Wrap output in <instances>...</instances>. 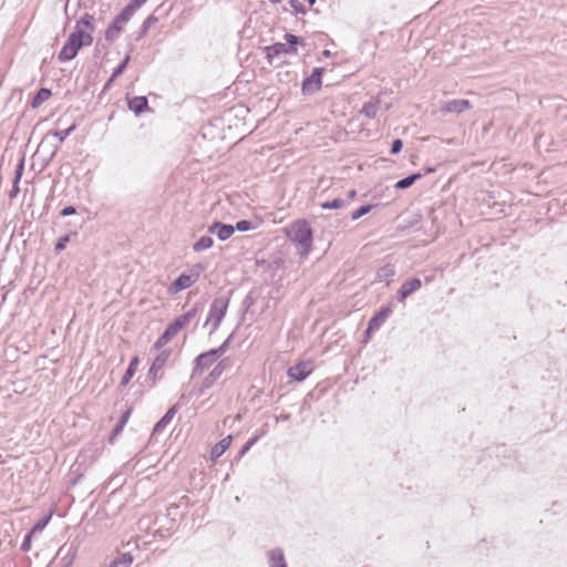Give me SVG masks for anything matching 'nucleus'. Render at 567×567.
I'll return each mask as SVG.
<instances>
[{
  "label": "nucleus",
  "mask_w": 567,
  "mask_h": 567,
  "mask_svg": "<svg viewBox=\"0 0 567 567\" xmlns=\"http://www.w3.org/2000/svg\"><path fill=\"white\" fill-rule=\"evenodd\" d=\"M94 16L85 13L76 22L74 31L69 35L66 42L59 52V60L68 62L73 60L81 48L89 47L93 42Z\"/></svg>",
  "instance_id": "nucleus-1"
},
{
  "label": "nucleus",
  "mask_w": 567,
  "mask_h": 567,
  "mask_svg": "<svg viewBox=\"0 0 567 567\" xmlns=\"http://www.w3.org/2000/svg\"><path fill=\"white\" fill-rule=\"evenodd\" d=\"M284 233L292 243L302 246L305 254L309 252L312 245V230L306 219L292 221Z\"/></svg>",
  "instance_id": "nucleus-2"
},
{
  "label": "nucleus",
  "mask_w": 567,
  "mask_h": 567,
  "mask_svg": "<svg viewBox=\"0 0 567 567\" xmlns=\"http://www.w3.org/2000/svg\"><path fill=\"white\" fill-rule=\"evenodd\" d=\"M195 316L194 311H189L183 316L177 317L172 323L167 326L163 334L156 340L154 347L162 349L166 346L183 328H185L192 318Z\"/></svg>",
  "instance_id": "nucleus-3"
},
{
  "label": "nucleus",
  "mask_w": 567,
  "mask_h": 567,
  "mask_svg": "<svg viewBox=\"0 0 567 567\" xmlns=\"http://www.w3.org/2000/svg\"><path fill=\"white\" fill-rule=\"evenodd\" d=\"M286 40L290 44L289 47L285 43H275L265 48L266 56L269 61H272L276 56L281 54L296 53L297 49L295 45L298 43V38L293 34H286Z\"/></svg>",
  "instance_id": "nucleus-4"
},
{
  "label": "nucleus",
  "mask_w": 567,
  "mask_h": 567,
  "mask_svg": "<svg viewBox=\"0 0 567 567\" xmlns=\"http://www.w3.org/2000/svg\"><path fill=\"white\" fill-rule=\"evenodd\" d=\"M313 368L315 365L312 361H300L293 367H290L287 371V374L292 380L301 382L312 373Z\"/></svg>",
  "instance_id": "nucleus-5"
},
{
  "label": "nucleus",
  "mask_w": 567,
  "mask_h": 567,
  "mask_svg": "<svg viewBox=\"0 0 567 567\" xmlns=\"http://www.w3.org/2000/svg\"><path fill=\"white\" fill-rule=\"evenodd\" d=\"M227 308L228 300L224 298L215 299L209 309L208 321H212L215 327L219 326L226 315Z\"/></svg>",
  "instance_id": "nucleus-6"
},
{
  "label": "nucleus",
  "mask_w": 567,
  "mask_h": 567,
  "mask_svg": "<svg viewBox=\"0 0 567 567\" xmlns=\"http://www.w3.org/2000/svg\"><path fill=\"white\" fill-rule=\"evenodd\" d=\"M322 68H316L312 74L302 82V92L310 94L318 92L322 86Z\"/></svg>",
  "instance_id": "nucleus-7"
},
{
  "label": "nucleus",
  "mask_w": 567,
  "mask_h": 567,
  "mask_svg": "<svg viewBox=\"0 0 567 567\" xmlns=\"http://www.w3.org/2000/svg\"><path fill=\"white\" fill-rule=\"evenodd\" d=\"M392 309L390 306L382 308L375 316H373L369 322L368 329L365 331L369 337L373 331L378 330L386 318L390 316Z\"/></svg>",
  "instance_id": "nucleus-8"
},
{
  "label": "nucleus",
  "mask_w": 567,
  "mask_h": 567,
  "mask_svg": "<svg viewBox=\"0 0 567 567\" xmlns=\"http://www.w3.org/2000/svg\"><path fill=\"white\" fill-rule=\"evenodd\" d=\"M472 107V104L468 100H452L445 102L441 106V111L443 113H462Z\"/></svg>",
  "instance_id": "nucleus-9"
},
{
  "label": "nucleus",
  "mask_w": 567,
  "mask_h": 567,
  "mask_svg": "<svg viewBox=\"0 0 567 567\" xmlns=\"http://www.w3.org/2000/svg\"><path fill=\"white\" fill-rule=\"evenodd\" d=\"M208 230L216 234L220 240H226L234 235L235 227L221 223H214Z\"/></svg>",
  "instance_id": "nucleus-10"
},
{
  "label": "nucleus",
  "mask_w": 567,
  "mask_h": 567,
  "mask_svg": "<svg viewBox=\"0 0 567 567\" xmlns=\"http://www.w3.org/2000/svg\"><path fill=\"white\" fill-rule=\"evenodd\" d=\"M197 280V276L182 274L171 286L169 291L176 293L181 290L189 288Z\"/></svg>",
  "instance_id": "nucleus-11"
},
{
  "label": "nucleus",
  "mask_w": 567,
  "mask_h": 567,
  "mask_svg": "<svg viewBox=\"0 0 567 567\" xmlns=\"http://www.w3.org/2000/svg\"><path fill=\"white\" fill-rule=\"evenodd\" d=\"M233 442V435H227L218 443H216L210 450V460L216 461L219 458L230 446Z\"/></svg>",
  "instance_id": "nucleus-12"
},
{
  "label": "nucleus",
  "mask_w": 567,
  "mask_h": 567,
  "mask_svg": "<svg viewBox=\"0 0 567 567\" xmlns=\"http://www.w3.org/2000/svg\"><path fill=\"white\" fill-rule=\"evenodd\" d=\"M421 288V280L417 278H413L411 280H408L404 282L400 290H399V298L401 301H404V299L413 293L414 291L419 290Z\"/></svg>",
  "instance_id": "nucleus-13"
},
{
  "label": "nucleus",
  "mask_w": 567,
  "mask_h": 567,
  "mask_svg": "<svg viewBox=\"0 0 567 567\" xmlns=\"http://www.w3.org/2000/svg\"><path fill=\"white\" fill-rule=\"evenodd\" d=\"M148 106L147 99L145 96H134L128 100V107L135 114H141Z\"/></svg>",
  "instance_id": "nucleus-14"
},
{
  "label": "nucleus",
  "mask_w": 567,
  "mask_h": 567,
  "mask_svg": "<svg viewBox=\"0 0 567 567\" xmlns=\"http://www.w3.org/2000/svg\"><path fill=\"white\" fill-rule=\"evenodd\" d=\"M124 23L120 22V20L115 17L112 23L109 25V28L105 31V38L106 40H114L116 39L120 33L122 32L124 28Z\"/></svg>",
  "instance_id": "nucleus-15"
},
{
  "label": "nucleus",
  "mask_w": 567,
  "mask_h": 567,
  "mask_svg": "<svg viewBox=\"0 0 567 567\" xmlns=\"http://www.w3.org/2000/svg\"><path fill=\"white\" fill-rule=\"evenodd\" d=\"M218 352L219 350H212L209 352L202 353L200 355H198L197 367L204 369L210 365L216 360Z\"/></svg>",
  "instance_id": "nucleus-16"
},
{
  "label": "nucleus",
  "mask_w": 567,
  "mask_h": 567,
  "mask_svg": "<svg viewBox=\"0 0 567 567\" xmlns=\"http://www.w3.org/2000/svg\"><path fill=\"white\" fill-rule=\"evenodd\" d=\"M140 363V359L138 357H134L130 364H128V368L126 370V372L124 373L122 380H121V385L125 386L130 383V381L132 380L133 375L135 374V371L137 369V365Z\"/></svg>",
  "instance_id": "nucleus-17"
},
{
  "label": "nucleus",
  "mask_w": 567,
  "mask_h": 567,
  "mask_svg": "<svg viewBox=\"0 0 567 567\" xmlns=\"http://www.w3.org/2000/svg\"><path fill=\"white\" fill-rule=\"evenodd\" d=\"M52 93L49 89H41L37 93V95L33 97L31 102V106L33 109H38L42 103L48 101L51 97Z\"/></svg>",
  "instance_id": "nucleus-18"
},
{
  "label": "nucleus",
  "mask_w": 567,
  "mask_h": 567,
  "mask_svg": "<svg viewBox=\"0 0 567 567\" xmlns=\"http://www.w3.org/2000/svg\"><path fill=\"white\" fill-rule=\"evenodd\" d=\"M168 357H169V352L168 351H163L162 353H159L153 361L152 363V367H151V372L155 373L159 370H162L164 368V365L166 364L167 360H168Z\"/></svg>",
  "instance_id": "nucleus-19"
},
{
  "label": "nucleus",
  "mask_w": 567,
  "mask_h": 567,
  "mask_svg": "<svg viewBox=\"0 0 567 567\" xmlns=\"http://www.w3.org/2000/svg\"><path fill=\"white\" fill-rule=\"evenodd\" d=\"M395 275V268L393 265H385L381 267L377 272V280L384 281L392 278Z\"/></svg>",
  "instance_id": "nucleus-20"
},
{
  "label": "nucleus",
  "mask_w": 567,
  "mask_h": 567,
  "mask_svg": "<svg viewBox=\"0 0 567 567\" xmlns=\"http://www.w3.org/2000/svg\"><path fill=\"white\" fill-rule=\"evenodd\" d=\"M133 563V556L130 553L121 554L109 567H130Z\"/></svg>",
  "instance_id": "nucleus-21"
},
{
  "label": "nucleus",
  "mask_w": 567,
  "mask_h": 567,
  "mask_svg": "<svg viewBox=\"0 0 567 567\" xmlns=\"http://www.w3.org/2000/svg\"><path fill=\"white\" fill-rule=\"evenodd\" d=\"M214 240L208 236L200 237L193 246L195 251H203L213 247Z\"/></svg>",
  "instance_id": "nucleus-22"
},
{
  "label": "nucleus",
  "mask_w": 567,
  "mask_h": 567,
  "mask_svg": "<svg viewBox=\"0 0 567 567\" xmlns=\"http://www.w3.org/2000/svg\"><path fill=\"white\" fill-rule=\"evenodd\" d=\"M176 406H172L166 413L165 415L156 423L155 425V431H158V429H163L165 427L168 423H171V421L173 420V417L175 416L176 414Z\"/></svg>",
  "instance_id": "nucleus-23"
},
{
  "label": "nucleus",
  "mask_w": 567,
  "mask_h": 567,
  "mask_svg": "<svg viewBox=\"0 0 567 567\" xmlns=\"http://www.w3.org/2000/svg\"><path fill=\"white\" fill-rule=\"evenodd\" d=\"M52 515H53V512L51 511L44 518L38 520L35 523V525L32 527V529L30 530L31 535L42 532L45 528V526L49 524V522L51 520Z\"/></svg>",
  "instance_id": "nucleus-24"
},
{
  "label": "nucleus",
  "mask_w": 567,
  "mask_h": 567,
  "mask_svg": "<svg viewBox=\"0 0 567 567\" xmlns=\"http://www.w3.org/2000/svg\"><path fill=\"white\" fill-rule=\"evenodd\" d=\"M421 177V174H413L408 176L395 184V188L403 189L410 187L416 179Z\"/></svg>",
  "instance_id": "nucleus-25"
},
{
  "label": "nucleus",
  "mask_w": 567,
  "mask_h": 567,
  "mask_svg": "<svg viewBox=\"0 0 567 567\" xmlns=\"http://www.w3.org/2000/svg\"><path fill=\"white\" fill-rule=\"evenodd\" d=\"M133 14V7L132 6H127L126 8H124L117 16L116 18L120 20V22L126 24L127 21L131 19Z\"/></svg>",
  "instance_id": "nucleus-26"
},
{
  "label": "nucleus",
  "mask_w": 567,
  "mask_h": 567,
  "mask_svg": "<svg viewBox=\"0 0 567 567\" xmlns=\"http://www.w3.org/2000/svg\"><path fill=\"white\" fill-rule=\"evenodd\" d=\"M344 206V202L342 199H333L331 202H324L321 204L323 209H338Z\"/></svg>",
  "instance_id": "nucleus-27"
},
{
  "label": "nucleus",
  "mask_w": 567,
  "mask_h": 567,
  "mask_svg": "<svg viewBox=\"0 0 567 567\" xmlns=\"http://www.w3.org/2000/svg\"><path fill=\"white\" fill-rule=\"evenodd\" d=\"M372 209V206L371 205H364V206H361L359 207L358 209H355L352 215H351V218L353 220H357L359 219L360 217H362L363 215L368 214L370 210Z\"/></svg>",
  "instance_id": "nucleus-28"
},
{
  "label": "nucleus",
  "mask_w": 567,
  "mask_h": 567,
  "mask_svg": "<svg viewBox=\"0 0 567 567\" xmlns=\"http://www.w3.org/2000/svg\"><path fill=\"white\" fill-rule=\"evenodd\" d=\"M234 227H235V230L247 231V230L256 228L257 226L252 225V223L249 220H239L236 224V226H234Z\"/></svg>",
  "instance_id": "nucleus-29"
},
{
  "label": "nucleus",
  "mask_w": 567,
  "mask_h": 567,
  "mask_svg": "<svg viewBox=\"0 0 567 567\" xmlns=\"http://www.w3.org/2000/svg\"><path fill=\"white\" fill-rule=\"evenodd\" d=\"M130 56H126L124 61L114 70L110 81H113L115 78H117L126 68L128 63Z\"/></svg>",
  "instance_id": "nucleus-30"
},
{
  "label": "nucleus",
  "mask_w": 567,
  "mask_h": 567,
  "mask_svg": "<svg viewBox=\"0 0 567 567\" xmlns=\"http://www.w3.org/2000/svg\"><path fill=\"white\" fill-rule=\"evenodd\" d=\"M75 128V125H71L68 130L65 131H59V132H55L54 133V136L56 138H59L60 142H63L65 140V137Z\"/></svg>",
  "instance_id": "nucleus-31"
},
{
  "label": "nucleus",
  "mask_w": 567,
  "mask_h": 567,
  "mask_svg": "<svg viewBox=\"0 0 567 567\" xmlns=\"http://www.w3.org/2000/svg\"><path fill=\"white\" fill-rule=\"evenodd\" d=\"M69 240H70L69 236L61 237L55 245V250L56 251L63 250L66 247V244L69 243Z\"/></svg>",
  "instance_id": "nucleus-32"
},
{
  "label": "nucleus",
  "mask_w": 567,
  "mask_h": 567,
  "mask_svg": "<svg viewBox=\"0 0 567 567\" xmlns=\"http://www.w3.org/2000/svg\"><path fill=\"white\" fill-rule=\"evenodd\" d=\"M257 440L258 437L255 436L250 439L248 442H246V444L243 446L240 454L244 455L245 453H247L250 450V447L257 442Z\"/></svg>",
  "instance_id": "nucleus-33"
},
{
  "label": "nucleus",
  "mask_w": 567,
  "mask_h": 567,
  "mask_svg": "<svg viewBox=\"0 0 567 567\" xmlns=\"http://www.w3.org/2000/svg\"><path fill=\"white\" fill-rule=\"evenodd\" d=\"M272 567H286L281 555H278L277 557L275 555L272 556Z\"/></svg>",
  "instance_id": "nucleus-34"
},
{
  "label": "nucleus",
  "mask_w": 567,
  "mask_h": 567,
  "mask_svg": "<svg viewBox=\"0 0 567 567\" xmlns=\"http://www.w3.org/2000/svg\"><path fill=\"white\" fill-rule=\"evenodd\" d=\"M402 146H403L402 141H401V140H395V141L392 143L391 153H392V154H398V153L402 150Z\"/></svg>",
  "instance_id": "nucleus-35"
},
{
  "label": "nucleus",
  "mask_w": 567,
  "mask_h": 567,
  "mask_svg": "<svg viewBox=\"0 0 567 567\" xmlns=\"http://www.w3.org/2000/svg\"><path fill=\"white\" fill-rule=\"evenodd\" d=\"M33 535H31V532L27 535V537L24 538L23 540V544H22V549L23 550H29L30 547H31V538H32Z\"/></svg>",
  "instance_id": "nucleus-36"
},
{
  "label": "nucleus",
  "mask_w": 567,
  "mask_h": 567,
  "mask_svg": "<svg viewBox=\"0 0 567 567\" xmlns=\"http://www.w3.org/2000/svg\"><path fill=\"white\" fill-rule=\"evenodd\" d=\"M75 213H76V210H75V208L73 206H68V207L63 208V210L61 212V214L63 216L73 215Z\"/></svg>",
  "instance_id": "nucleus-37"
},
{
  "label": "nucleus",
  "mask_w": 567,
  "mask_h": 567,
  "mask_svg": "<svg viewBox=\"0 0 567 567\" xmlns=\"http://www.w3.org/2000/svg\"><path fill=\"white\" fill-rule=\"evenodd\" d=\"M131 411H126L121 419V426H124L130 417Z\"/></svg>",
  "instance_id": "nucleus-38"
},
{
  "label": "nucleus",
  "mask_w": 567,
  "mask_h": 567,
  "mask_svg": "<svg viewBox=\"0 0 567 567\" xmlns=\"http://www.w3.org/2000/svg\"><path fill=\"white\" fill-rule=\"evenodd\" d=\"M290 4L297 10V11H300V12H303L305 9L303 8H299L297 6V0H290Z\"/></svg>",
  "instance_id": "nucleus-39"
},
{
  "label": "nucleus",
  "mask_w": 567,
  "mask_h": 567,
  "mask_svg": "<svg viewBox=\"0 0 567 567\" xmlns=\"http://www.w3.org/2000/svg\"><path fill=\"white\" fill-rule=\"evenodd\" d=\"M348 196H349L350 199H353L357 196V190L355 189H351L349 192Z\"/></svg>",
  "instance_id": "nucleus-40"
},
{
  "label": "nucleus",
  "mask_w": 567,
  "mask_h": 567,
  "mask_svg": "<svg viewBox=\"0 0 567 567\" xmlns=\"http://www.w3.org/2000/svg\"><path fill=\"white\" fill-rule=\"evenodd\" d=\"M322 54L326 56V58H329L331 55V52L329 50H324L322 52Z\"/></svg>",
  "instance_id": "nucleus-41"
},
{
  "label": "nucleus",
  "mask_w": 567,
  "mask_h": 567,
  "mask_svg": "<svg viewBox=\"0 0 567 567\" xmlns=\"http://www.w3.org/2000/svg\"><path fill=\"white\" fill-rule=\"evenodd\" d=\"M124 426H121V423L118 424V426L116 427L115 430V433H118Z\"/></svg>",
  "instance_id": "nucleus-42"
},
{
  "label": "nucleus",
  "mask_w": 567,
  "mask_h": 567,
  "mask_svg": "<svg viewBox=\"0 0 567 567\" xmlns=\"http://www.w3.org/2000/svg\"><path fill=\"white\" fill-rule=\"evenodd\" d=\"M124 426H121V423L118 424V426L116 427L115 430V433H118Z\"/></svg>",
  "instance_id": "nucleus-43"
},
{
  "label": "nucleus",
  "mask_w": 567,
  "mask_h": 567,
  "mask_svg": "<svg viewBox=\"0 0 567 567\" xmlns=\"http://www.w3.org/2000/svg\"><path fill=\"white\" fill-rule=\"evenodd\" d=\"M134 2H136L137 4H141V3H144L146 0H133Z\"/></svg>",
  "instance_id": "nucleus-44"
},
{
  "label": "nucleus",
  "mask_w": 567,
  "mask_h": 567,
  "mask_svg": "<svg viewBox=\"0 0 567 567\" xmlns=\"http://www.w3.org/2000/svg\"><path fill=\"white\" fill-rule=\"evenodd\" d=\"M309 6H312L315 3V0H308Z\"/></svg>",
  "instance_id": "nucleus-45"
},
{
  "label": "nucleus",
  "mask_w": 567,
  "mask_h": 567,
  "mask_svg": "<svg viewBox=\"0 0 567 567\" xmlns=\"http://www.w3.org/2000/svg\"><path fill=\"white\" fill-rule=\"evenodd\" d=\"M270 1H271V2H274V3H278V2H280L281 0H270Z\"/></svg>",
  "instance_id": "nucleus-46"
}]
</instances>
